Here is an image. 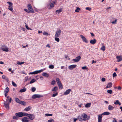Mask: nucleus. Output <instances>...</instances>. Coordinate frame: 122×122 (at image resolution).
<instances>
[{"label":"nucleus","mask_w":122,"mask_h":122,"mask_svg":"<svg viewBox=\"0 0 122 122\" xmlns=\"http://www.w3.org/2000/svg\"><path fill=\"white\" fill-rule=\"evenodd\" d=\"M91 104L89 103H87L85 105V107H90Z\"/></svg>","instance_id":"nucleus-36"},{"label":"nucleus","mask_w":122,"mask_h":122,"mask_svg":"<svg viewBox=\"0 0 122 122\" xmlns=\"http://www.w3.org/2000/svg\"><path fill=\"white\" fill-rule=\"evenodd\" d=\"M107 91L108 93L110 94H112V90H108Z\"/></svg>","instance_id":"nucleus-45"},{"label":"nucleus","mask_w":122,"mask_h":122,"mask_svg":"<svg viewBox=\"0 0 122 122\" xmlns=\"http://www.w3.org/2000/svg\"><path fill=\"white\" fill-rule=\"evenodd\" d=\"M117 76L116 72H115L113 74V77H116Z\"/></svg>","instance_id":"nucleus-56"},{"label":"nucleus","mask_w":122,"mask_h":122,"mask_svg":"<svg viewBox=\"0 0 122 122\" xmlns=\"http://www.w3.org/2000/svg\"><path fill=\"white\" fill-rule=\"evenodd\" d=\"M81 117H83V120L84 121H86L87 120H89L90 118V117L89 116L88 117L87 115L85 113L81 115Z\"/></svg>","instance_id":"nucleus-1"},{"label":"nucleus","mask_w":122,"mask_h":122,"mask_svg":"<svg viewBox=\"0 0 122 122\" xmlns=\"http://www.w3.org/2000/svg\"><path fill=\"white\" fill-rule=\"evenodd\" d=\"M80 36L84 42L86 43H88V41L85 37L82 35H80Z\"/></svg>","instance_id":"nucleus-6"},{"label":"nucleus","mask_w":122,"mask_h":122,"mask_svg":"<svg viewBox=\"0 0 122 122\" xmlns=\"http://www.w3.org/2000/svg\"><path fill=\"white\" fill-rule=\"evenodd\" d=\"M60 89H62L63 88L62 85L61 83L57 84Z\"/></svg>","instance_id":"nucleus-34"},{"label":"nucleus","mask_w":122,"mask_h":122,"mask_svg":"<svg viewBox=\"0 0 122 122\" xmlns=\"http://www.w3.org/2000/svg\"><path fill=\"white\" fill-rule=\"evenodd\" d=\"M17 116H14L13 117V118L14 119H18V117Z\"/></svg>","instance_id":"nucleus-61"},{"label":"nucleus","mask_w":122,"mask_h":122,"mask_svg":"<svg viewBox=\"0 0 122 122\" xmlns=\"http://www.w3.org/2000/svg\"><path fill=\"white\" fill-rule=\"evenodd\" d=\"M36 88L35 87H32L31 89V91L32 92H34L36 91Z\"/></svg>","instance_id":"nucleus-47"},{"label":"nucleus","mask_w":122,"mask_h":122,"mask_svg":"<svg viewBox=\"0 0 122 122\" xmlns=\"http://www.w3.org/2000/svg\"><path fill=\"white\" fill-rule=\"evenodd\" d=\"M45 115L46 116H52V114H49L48 113H47L45 114Z\"/></svg>","instance_id":"nucleus-58"},{"label":"nucleus","mask_w":122,"mask_h":122,"mask_svg":"<svg viewBox=\"0 0 122 122\" xmlns=\"http://www.w3.org/2000/svg\"><path fill=\"white\" fill-rule=\"evenodd\" d=\"M86 10H88L89 11H90L91 10V8H90L89 7H86Z\"/></svg>","instance_id":"nucleus-59"},{"label":"nucleus","mask_w":122,"mask_h":122,"mask_svg":"<svg viewBox=\"0 0 122 122\" xmlns=\"http://www.w3.org/2000/svg\"><path fill=\"white\" fill-rule=\"evenodd\" d=\"M42 95L39 94H34L33 95L32 97L33 99H35L37 98H41L43 97Z\"/></svg>","instance_id":"nucleus-5"},{"label":"nucleus","mask_w":122,"mask_h":122,"mask_svg":"<svg viewBox=\"0 0 122 122\" xmlns=\"http://www.w3.org/2000/svg\"><path fill=\"white\" fill-rule=\"evenodd\" d=\"M61 31L60 30H57L55 35V36L56 37H59L61 34Z\"/></svg>","instance_id":"nucleus-7"},{"label":"nucleus","mask_w":122,"mask_h":122,"mask_svg":"<svg viewBox=\"0 0 122 122\" xmlns=\"http://www.w3.org/2000/svg\"><path fill=\"white\" fill-rule=\"evenodd\" d=\"M8 9L12 11H13V8L12 7H9Z\"/></svg>","instance_id":"nucleus-51"},{"label":"nucleus","mask_w":122,"mask_h":122,"mask_svg":"<svg viewBox=\"0 0 122 122\" xmlns=\"http://www.w3.org/2000/svg\"><path fill=\"white\" fill-rule=\"evenodd\" d=\"M43 34L44 35L48 36L49 35V34L47 32L45 31H44L43 32Z\"/></svg>","instance_id":"nucleus-52"},{"label":"nucleus","mask_w":122,"mask_h":122,"mask_svg":"<svg viewBox=\"0 0 122 122\" xmlns=\"http://www.w3.org/2000/svg\"><path fill=\"white\" fill-rule=\"evenodd\" d=\"M112 83L111 82H110L108 83L107 86L106 87V88H111L112 87Z\"/></svg>","instance_id":"nucleus-17"},{"label":"nucleus","mask_w":122,"mask_h":122,"mask_svg":"<svg viewBox=\"0 0 122 122\" xmlns=\"http://www.w3.org/2000/svg\"><path fill=\"white\" fill-rule=\"evenodd\" d=\"M54 120L52 119H50V120L48 121V122H54Z\"/></svg>","instance_id":"nucleus-49"},{"label":"nucleus","mask_w":122,"mask_h":122,"mask_svg":"<svg viewBox=\"0 0 122 122\" xmlns=\"http://www.w3.org/2000/svg\"><path fill=\"white\" fill-rule=\"evenodd\" d=\"M62 11V9H60L56 11V13H59L61 12Z\"/></svg>","instance_id":"nucleus-31"},{"label":"nucleus","mask_w":122,"mask_h":122,"mask_svg":"<svg viewBox=\"0 0 122 122\" xmlns=\"http://www.w3.org/2000/svg\"><path fill=\"white\" fill-rule=\"evenodd\" d=\"M26 102L23 101H20L19 104H20L23 105L25 106L26 105Z\"/></svg>","instance_id":"nucleus-22"},{"label":"nucleus","mask_w":122,"mask_h":122,"mask_svg":"<svg viewBox=\"0 0 122 122\" xmlns=\"http://www.w3.org/2000/svg\"><path fill=\"white\" fill-rule=\"evenodd\" d=\"M2 78L3 79L6 80H8V78L6 76H5L4 75H3L2 76Z\"/></svg>","instance_id":"nucleus-35"},{"label":"nucleus","mask_w":122,"mask_h":122,"mask_svg":"<svg viewBox=\"0 0 122 122\" xmlns=\"http://www.w3.org/2000/svg\"><path fill=\"white\" fill-rule=\"evenodd\" d=\"M82 69H86L87 70H88V68L86 66H85L83 67H82Z\"/></svg>","instance_id":"nucleus-50"},{"label":"nucleus","mask_w":122,"mask_h":122,"mask_svg":"<svg viewBox=\"0 0 122 122\" xmlns=\"http://www.w3.org/2000/svg\"><path fill=\"white\" fill-rule=\"evenodd\" d=\"M56 82L55 80L52 81L51 83V84L52 85H54L56 84Z\"/></svg>","instance_id":"nucleus-44"},{"label":"nucleus","mask_w":122,"mask_h":122,"mask_svg":"<svg viewBox=\"0 0 122 122\" xmlns=\"http://www.w3.org/2000/svg\"><path fill=\"white\" fill-rule=\"evenodd\" d=\"M15 101L17 103H19L20 101L19 100V98H17L16 97L15 98Z\"/></svg>","instance_id":"nucleus-33"},{"label":"nucleus","mask_w":122,"mask_h":122,"mask_svg":"<svg viewBox=\"0 0 122 122\" xmlns=\"http://www.w3.org/2000/svg\"><path fill=\"white\" fill-rule=\"evenodd\" d=\"M58 89V87L57 86H55L54 88H52L51 89V91H52L56 92Z\"/></svg>","instance_id":"nucleus-25"},{"label":"nucleus","mask_w":122,"mask_h":122,"mask_svg":"<svg viewBox=\"0 0 122 122\" xmlns=\"http://www.w3.org/2000/svg\"><path fill=\"white\" fill-rule=\"evenodd\" d=\"M65 57L66 59H67L68 60H70V58L68 57V56L67 55H65Z\"/></svg>","instance_id":"nucleus-57"},{"label":"nucleus","mask_w":122,"mask_h":122,"mask_svg":"<svg viewBox=\"0 0 122 122\" xmlns=\"http://www.w3.org/2000/svg\"><path fill=\"white\" fill-rule=\"evenodd\" d=\"M110 114V113L108 112H105L103 113L102 114H101L102 115H108Z\"/></svg>","instance_id":"nucleus-24"},{"label":"nucleus","mask_w":122,"mask_h":122,"mask_svg":"<svg viewBox=\"0 0 122 122\" xmlns=\"http://www.w3.org/2000/svg\"><path fill=\"white\" fill-rule=\"evenodd\" d=\"M58 93L57 92H55V94H53L52 95V97H54L58 95Z\"/></svg>","instance_id":"nucleus-39"},{"label":"nucleus","mask_w":122,"mask_h":122,"mask_svg":"<svg viewBox=\"0 0 122 122\" xmlns=\"http://www.w3.org/2000/svg\"><path fill=\"white\" fill-rule=\"evenodd\" d=\"M114 20V21H113L111 23L113 24H116L117 23V19H115L114 18H112V20Z\"/></svg>","instance_id":"nucleus-21"},{"label":"nucleus","mask_w":122,"mask_h":122,"mask_svg":"<svg viewBox=\"0 0 122 122\" xmlns=\"http://www.w3.org/2000/svg\"><path fill=\"white\" fill-rule=\"evenodd\" d=\"M12 84L13 85L15 86V87H16L17 86V85L15 83H14L13 81H12Z\"/></svg>","instance_id":"nucleus-53"},{"label":"nucleus","mask_w":122,"mask_h":122,"mask_svg":"<svg viewBox=\"0 0 122 122\" xmlns=\"http://www.w3.org/2000/svg\"><path fill=\"white\" fill-rule=\"evenodd\" d=\"M81 57L80 56H79L76 57L75 59H73L72 61L74 62H77L79 61L81 59Z\"/></svg>","instance_id":"nucleus-8"},{"label":"nucleus","mask_w":122,"mask_h":122,"mask_svg":"<svg viewBox=\"0 0 122 122\" xmlns=\"http://www.w3.org/2000/svg\"><path fill=\"white\" fill-rule=\"evenodd\" d=\"M71 91L70 89H69L67 90L66 92H64V95H67L69 94Z\"/></svg>","instance_id":"nucleus-15"},{"label":"nucleus","mask_w":122,"mask_h":122,"mask_svg":"<svg viewBox=\"0 0 122 122\" xmlns=\"http://www.w3.org/2000/svg\"><path fill=\"white\" fill-rule=\"evenodd\" d=\"M106 80L105 78H102V81H104Z\"/></svg>","instance_id":"nucleus-63"},{"label":"nucleus","mask_w":122,"mask_h":122,"mask_svg":"<svg viewBox=\"0 0 122 122\" xmlns=\"http://www.w3.org/2000/svg\"><path fill=\"white\" fill-rule=\"evenodd\" d=\"M24 10L26 12H27L28 13H30V11H29L27 9H24Z\"/></svg>","instance_id":"nucleus-55"},{"label":"nucleus","mask_w":122,"mask_h":122,"mask_svg":"<svg viewBox=\"0 0 122 122\" xmlns=\"http://www.w3.org/2000/svg\"><path fill=\"white\" fill-rule=\"evenodd\" d=\"M28 76H26L25 77V78L24 79V81L25 82H26L28 80Z\"/></svg>","instance_id":"nucleus-54"},{"label":"nucleus","mask_w":122,"mask_h":122,"mask_svg":"<svg viewBox=\"0 0 122 122\" xmlns=\"http://www.w3.org/2000/svg\"><path fill=\"white\" fill-rule=\"evenodd\" d=\"M114 119L113 120V122H117V121L115 118H113Z\"/></svg>","instance_id":"nucleus-64"},{"label":"nucleus","mask_w":122,"mask_h":122,"mask_svg":"<svg viewBox=\"0 0 122 122\" xmlns=\"http://www.w3.org/2000/svg\"><path fill=\"white\" fill-rule=\"evenodd\" d=\"M102 115H98V122H102Z\"/></svg>","instance_id":"nucleus-18"},{"label":"nucleus","mask_w":122,"mask_h":122,"mask_svg":"<svg viewBox=\"0 0 122 122\" xmlns=\"http://www.w3.org/2000/svg\"><path fill=\"white\" fill-rule=\"evenodd\" d=\"M9 88L8 87H7L5 89V92H7L8 93V92H9Z\"/></svg>","instance_id":"nucleus-38"},{"label":"nucleus","mask_w":122,"mask_h":122,"mask_svg":"<svg viewBox=\"0 0 122 122\" xmlns=\"http://www.w3.org/2000/svg\"><path fill=\"white\" fill-rule=\"evenodd\" d=\"M118 62L122 60V56H118L116 57Z\"/></svg>","instance_id":"nucleus-13"},{"label":"nucleus","mask_w":122,"mask_h":122,"mask_svg":"<svg viewBox=\"0 0 122 122\" xmlns=\"http://www.w3.org/2000/svg\"><path fill=\"white\" fill-rule=\"evenodd\" d=\"M80 116H78V119L81 122L83 120V119L81 118V117H80Z\"/></svg>","instance_id":"nucleus-37"},{"label":"nucleus","mask_w":122,"mask_h":122,"mask_svg":"<svg viewBox=\"0 0 122 122\" xmlns=\"http://www.w3.org/2000/svg\"><path fill=\"white\" fill-rule=\"evenodd\" d=\"M55 40L57 42H59L60 41L59 39L57 37H55Z\"/></svg>","instance_id":"nucleus-48"},{"label":"nucleus","mask_w":122,"mask_h":122,"mask_svg":"<svg viewBox=\"0 0 122 122\" xmlns=\"http://www.w3.org/2000/svg\"><path fill=\"white\" fill-rule=\"evenodd\" d=\"M54 66L53 65H49V68L53 69L54 68Z\"/></svg>","instance_id":"nucleus-41"},{"label":"nucleus","mask_w":122,"mask_h":122,"mask_svg":"<svg viewBox=\"0 0 122 122\" xmlns=\"http://www.w3.org/2000/svg\"><path fill=\"white\" fill-rule=\"evenodd\" d=\"M43 70L42 69H41L39 70L36 71L34 72H30L29 74H37L41 72H42Z\"/></svg>","instance_id":"nucleus-3"},{"label":"nucleus","mask_w":122,"mask_h":122,"mask_svg":"<svg viewBox=\"0 0 122 122\" xmlns=\"http://www.w3.org/2000/svg\"><path fill=\"white\" fill-rule=\"evenodd\" d=\"M115 108L111 105H109L108 106V109L109 110H113Z\"/></svg>","instance_id":"nucleus-19"},{"label":"nucleus","mask_w":122,"mask_h":122,"mask_svg":"<svg viewBox=\"0 0 122 122\" xmlns=\"http://www.w3.org/2000/svg\"><path fill=\"white\" fill-rule=\"evenodd\" d=\"M4 104L5 107L8 109H9L10 108L9 106L10 103H8L7 101H5L4 102Z\"/></svg>","instance_id":"nucleus-4"},{"label":"nucleus","mask_w":122,"mask_h":122,"mask_svg":"<svg viewBox=\"0 0 122 122\" xmlns=\"http://www.w3.org/2000/svg\"><path fill=\"white\" fill-rule=\"evenodd\" d=\"M3 46H2L1 48V50H2L6 52H8L9 51V48L7 47L3 48Z\"/></svg>","instance_id":"nucleus-14"},{"label":"nucleus","mask_w":122,"mask_h":122,"mask_svg":"<svg viewBox=\"0 0 122 122\" xmlns=\"http://www.w3.org/2000/svg\"><path fill=\"white\" fill-rule=\"evenodd\" d=\"M23 112H20L17 113L15 114V116H18L19 117H21L23 116Z\"/></svg>","instance_id":"nucleus-11"},{"label":"nucleus","mask_w":122,"mask_h":122,"mask_svg":"<svg viewBox=\"0 0 122 122\" xmlns=\"http://www.w3.org/2000/svg\"><path fill=\"white\" fill-rule=\"evenodd\" d=\"M114 103L115 105L118 104L119 105H120L121 104V103L119 102V101L118 100L116 101V102H114Z\"/></svg>","instance_id":"nucleus-28"},{"label":"nucleus","mask_w":122,"mask_h":122,"mask_svg":"<svg viewBox=\"0 0 122 122\" xmlns=\"http://www.w3.org/2000/svg\"><path fill=\"white\" fill-rule=\"evenodd\" d=\"M36 81V80L34 79H33L31 80V81L29 83H28V84H30L33 83L35 82Z\"/></svg>","instance_id":"nucleus-27"},{"label":"nucleus","mask_w":122,"mask_h":122,"mask_svg":"<svg viewBox=\"0 0 122 122\" xmlns=\"http://www.w3.org/2000/svg\"><path fill=\"white\" fill-rule=\"evenodd\" d=\"M81 10L80 8L78 7H76V9L75 10V12H78Z\"/></svg>","instance_id":"nucleus-30"},{"label":"nucleus","mask_w":122,"mask_h":122,"mask_svg":"<svg viewBox=\"0 0 122 122\" xmlns=\"http://www.w3.org/2000/svg\"><path fill=\"white\" fill-rule=\"evenodd\" d=\"M23 116H25L28 117V116L29 114H28L27 113L25 112H23Z\"/></svg>","instance_id":"nucleus-43"},{"label":"nucleus","mask_w":122,"mask_h":122,"mask_svg":"<svg viewBox=\"0 0 122 122\" xmlns=\"http://www.w3.org/2000/svg\"><path fill=\"white\" fill-rule=\"evenodd\" d=\"M42 75L46 77H48L49 76V75L46 72H43L42 74Z\"/></svg>","instance_id":"nucleus-26"},{"label":"nucleus","mask_w":122,"mask_h":122,"mask_svg":"<svg viewBox=\"0 0 122 122\" xmlns=\"http://www.w3.org/2000/svg\"><path fill=\"white\" fill-rule=\"evenodd\" d=\"M115 88H117L118 90H121V87L120 86H119L118 87H115Z\"/></svg>","instance_id":"nucleus-60"},{"label":"nucleus","mask_w":122,"mask_h":122,"mask_svg":"<svg viewBox=\"0 0 122 122\" xmlns=\"http://www.w3.org/2000/svg\"><path fill=\"white\" fill-rule=\"evenodd\" d=\"M26 90V88H25L20 90L19 92H25Z\"/></svg>","instance_id":"nucleus-29"},{"label":"nucleus","mask_w":122,"mask_h":122,"mask_svg":"<svg viewBox=\"0 0 122 122\" xmlns=\"http://www.w3.org/2000/svg\"><path fill=\"white\" fill-rule=\"evenodd\" d=\"M55 4V2L54 1L52 2L50 5L49 8L50 9L51 8L54 7V4Z\"/></svg>","instance_id":"nucleus-20"},{"label":"nucleus","mask_w":122,"mask_h":122,"mask_svg":"<svg viewBox=\"0 0 122 122\" xmlns=\"http://www.w3.org/2000/svg\"><path fill=\"white\" fill-rule=\"evenodd\" d=\"M31 108V107L30 106H29L28 107L26 108L24 110L25 111H28L30 110Z\"/></svg>","instance_id":"nucleus-23"},{"label":"nucleus","mask_w":122,"mask_h":122,"mask_svg":"<svg viewBox=\"0 0 122 122\" xmlns=\"http://www.w3.org/2000/svg\"><path fill=\"white\" fill-rule=\"evenodd\" d=\"M96 42L97 41L95 39H94L93 40H91L90 41V43L92 45L96 43Z\"/></svg>","instance_id":"nucleus-16"},{"label":"nucleus","mask_w":122,"mask_h":122,"mask_svg":"<svg viewBox=\"0 0 122 122\" xmlns=\"http://www.w3.org/2000/svg\"><path fill=\"white\" fill-rule=\"evenodd\" d=\"M27 117L31 120H33L35 118L34 116L32 114H29Z\"/></svg>","instance_id":"nucleus-10"},{"label":"nucleus","mask_w":122,"mask_h":122,"mask_svg":"<svg viewBox=\"0 0 122 122\" xmlns=\"http://www.w3.org/2000/svg\"><path fill=\"white\" fill-rule=\"evenodd\" d=\"M101 49L103 51H104L105 50V46H102L101 48Z\"/></svg>","instance_id":"nucleus-46"},{"label":"nucleus","mask_w":122,"mask_h":122,"mask_svg":"<svg viewBox=\"0 0 122 122\" xmlns=\"http://www.w3.org/2000/svg\"><path fill=\"white\" fill-rule=\"evenodd\" d=\"M56 80L57 84L61 83L60 80L59 78H56Z\"/></svg>","instance_id":"nucleus-32"},{"label":"nucleus","mask_w":122,"mask_h":122,"mask_svg":"<svg viewBox=\"0 0 122 122\" xmlns=\"http://www.w3.org/2000/svg\"><path fill=\"white\" fill-rule=\"evenodd\" d=\"M24 62H20L19 61H18L17 63L18 64L20 65L21 64H24Z\"/></svg>","instance_id":"nucleus-40"},{"label":"nucleus","mask_w":122,"mask_h":122,"mask_svg":"<svg viewBox=\"0 0 122 122\" xmlns=\"http://www.w3.org/2000/svg\"><path fill=\"white\" fill-rule=\"evenodd\" d=\"M7 3L9 4V7H13V4L11 2H9Z\"/></svg>","instance_id":"nucleus-42"},{"label":"nucleus","mask_w":122,"mask_h":122,"mask_svg":"<svg viewBox=\"0 0 122 122\" xmlns=\"http://www.w3.org/2000/svg\"><path fill=\"white\" fill-rule=\"evenodd\" d=\"M76 65H73L70 66L68 67V68L70 70H72L76 66Z\"/></svg>","instance_id":"nucleus-9"},{"label":"nucleus","mask_w":122,"mask_h":122,"mask_svg":"<svg viewBox=\"0 0 122 122\" xmlns=\"http://www.w3.org/2000/svg\"><path fill=\"white\" fill-rule=\"evenodd\" d=\"M27 7L28 10L31 13H34V11L33 9L32 8V7L30 4H28L27 5Z\"/></svg>","instance_id":"nucleus-2"},{"label":"nucleus","mask_w":122,"mask_h":122,"mask_svg":"<svg viewBox=\"0 0 122 122\" xmlns=\"http://www.w3.org/2000/svg\"><path fill=\"white\" fill-rule=\"evenodd\" d=\"M22 122H29V118L27 117H25L23 118L21 120Z\"/></svg>","instance_id":"nucleus-12"},{"label":"nucleus","mask_w":122,"mask_h":122,"mask_svg":"<svg viewBox=\"0 0 122 122\" xmlns=\"http://www.w3.org/2000/svg\"><path fill=\"white\" fill-rule=\"evenodd\" d=\"M25 27H26V28L28 29V30H31V29L30 28H29L28 26H27L26 25L25 26Z\"/></svg>","instance_id":"nucleus-62"}]
</instances>
